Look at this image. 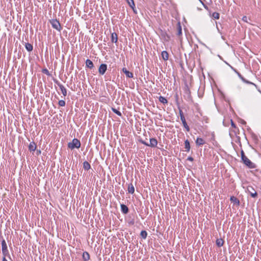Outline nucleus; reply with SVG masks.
I'll use <instances>...</instances> for the list:
<instances>
[{
	"label": "nucleus",
	"instance_id": "9b49d317",
	"mask_svg": "<svg viewBox=\"0 0 261 261\" xmlns=\"http://www.w3.org/2000/svg\"><path fill=\"white\" fill-rule=\"evenodd\" d=\"M195 143L197 146H201L205 144V141L202 138L198 137L195 141Z\"/></svg>",
	"mask_w": 261,
	"mask_h": 261
},
{
	"label": "nucleus",
	"instance_id": "aec40b11",
	"mask_svg": "<svg viewBox=\"0 0 261 261\" xmlns=\"http://www.w3.org/2000/svg\"><path fill=\"white\" fill-rule=\"evenodd\" d=\"M185 148L186 149L185 151L187 152H189L190 150V144L188 140L185 141Z\"/></svg>",
	"mask_w": 261,
	"mask_h": 261
},
{
	"label": "nucleus",
	"instance_id": "2eb2a0df",
	"mask_svg": "<svg viewBox=\"0 0 261 261\" xmlns=\"http://www.w3.org/2000/svg\"><path fill=\"white\" fill-rule=\"evenodd\" d=\"M111 41L113 43H117L118 42V35L116 33H113L111 34Z\"/></svg>",
	"mask_w": 261,
	"mask_h": 261
},
{
	"label": "nucleus",
	"instance_id": "4be33fe9",
	"mask_svg": "<svg viewBox=\"0 0 261 261\" xmlns=\"http://www.w3.org/2000/svg\"><path fill=\"white\" fill-rule=\"evenodd\" d=\"M83 259L84 261H87L90 259V255L88 252L85 251L83 253Z\"/></svg>",
	"mask_w": 261,
	"mask_h": 261
},
{
	"label": "nucleus",
	"instance_id": "9d476101",
	"mask_svg": "<svg viewBox=\"0 0 261 261\" xmlns=\"http://www.w3.org/2000/svg\"><path fill=\"white\" fill-rule=\"evenodd\" d=\"M158 144V141L155 138L150 139V143H148V146L151 147H155Z\"/></svg>",
	"mask_w": 261,
	"mask_h": 261
},
{
	"label": "nucleus",
	"instance_id": "72a5a7b5",
	"mask_svg": "<svg viewBox=\"0 0 261 261\" xmlns=\"http://www.w3.org/2000/svg\"><path fill=\"white\" fill-rule=\"evenodd\" d=\"M53 81L55 84H56L59 87L61 86L62 84L56 79H54Z\"/></svg>",
	"mask_w": 261,
	"mask_h": 261
},
{
	"label": "nucleus",
	"instance_id": "f03ea898",
	"mask_svg": "<svg viewBox=\"0 0 261 261\" xmlns=\"http://www.w3.org/2000/svg\"><path fill=\"white\" fill-rule=\"evenodd\" d=\"M81 145V143L80 141L74 138L71 142H69L68 143V147L71 150L74 149V148H80Z\"/></svg>",
	"mask_w": 261,
	"mask_h": 261
},
{
	"label": "nucleus",
	"instance_id": "c9c22d12",
	"mask_svg": "<svg viewBox=\"0 0 261 261\" xmlns=\"http://www.w3.org/2000/svg\"><path fill=\"white\" fill-rule=\"evenodd\" d=\"M242 20L244 22H248V17L246 16H244L242 18Z\"/></svg>",
	"mask_w": 261,
	"mask_h": 261
},
{
	"label": "nucleus",
	"instance_id": "c756f323",
	"mask_svg": "<svg viewBox=\"0 0 261 261\" xmlns=\"http://www.w3.org/2000/svg\"><path fill=\"white\" fill-rule=\"evenodd\" d=\"M112 110L114 113H115L117 115H118L119 116H122L121 113L120 111H119L118 110H117V109H116L115 108H112Z\"/></svg>",
	"mask_w": 261,
	"mask_h": 261
},
{
	"label": "nucleus",
	"instance_id": "f8f14e48",
	"mask_svg": "<svg viewBox=\"0 0 261 261\" xmlns=\"http://www.w3.org/2000/svg\"><path fill=\"white\" fill-rule=\"evenodd\" d=\"M120 207H121V212L123 214H127L128 213L129 210H128V207L126 205H125L124 204H121Z\"/></svg>",
	"mask_w": 261,
	"mask_h": 261
},
{
	"label": "nucleus",
	"instance_id": "473e14b6",
	"mask_svg": "<svg viewBox=\"0 0 261 261\" xmlns=\"http://www.w3.org/2000/svg\"><path fill=\"white\" fill-rule=\"evenodd\" d=\"M42 72L43 73H44V74H45L46 75H47L49 76V75H50V73H49V71H48V69H46V68H44V69H42Z\"/></svg>",
	"mask_w": 261,
	"mask_h": 261
},
{
	"label": "nucleus",
	"instance_id": "39448f33",
	"mask_svg": "<svg viewBox=\"0 0 261 261\" xmlns=\"http://www.w3.org/2000/svg\"><path fill=\"white\" fill-rule=\"evenodd\" d=\"M2 250L4 256H6L8 254H9V251L7 248V245L5 240L4 239L2 241Z\"/></svg>",
	"mask_w": 261,
	"mask_h": 261
},
{
	"label": "nucleus",
	"instance_id": "ddd939ff",
	"mask_svg": "<svg viewBox=\"0 0 261 261\" xmlns=\"http://www.w3.org/2000/svg\"><path fill=\"white\" fill-rule=\"evenodd\" d=\"M122 71L123 73H124L126 76V77L129 78H133V73L131 72H129L127 70L126 68H122Z\"/></svg>",
	"mask_w": 261,
	"mask_h": 261
},
{
	"label": "nucleus",
	"instance_id": "37998d69",
	"mask_svg": "<svg viewBox=\"0 0 261 261\" xmlns=\"http://www.w3.org/2000/svg\"><path fill=\"white\" fill-rule=\"evenodd\" d=\"M250 83H250L251 84H253V85H254V86H255V84H254L252 83L251 82H250Z\"/></svg>",
	"mask_w": 261,
	"mask_h": 261
},
{
	"label": "nucleus",
	"instance_id": "2f4dec72",
	"mask_svg": "<svg viewBox=\"0 0 261 261\" xmlns=\"http://www.w3.org/2000/svg\"><path fill=\"white\" fill-rule=\"evenodd\" d=\"M58 104L61 107H64L66 105V102L64 100H60L58 102Z\"/></svg>",
	"mask_w": 261,
	"mask_h": 261
},
{
	"label": "nucleus",
	"instance_id": "5701e85b",
	"mask_svg": "<svg viewBox=\"0 0 261 261\" xmlns=\"http://www.w3.org/2000/svg\"><path fill=\"white\" fill-rule=\"evenodd\" d=\"M59 88H60L63 96H67V89L65 88V87L62 84L61 86H60Z\"/></svg>",
	"mask_w": 261,
	"mask_h": 261
},
{
	"label": "nucleus",
	"instance_id": "20e7f679",
	"mask_svg": "<svg viewBox=\"0 0 261 261\" xmlns=\"http://www.w3.org/2000/svg\"><path fill=\"white\" fill-rule=\"evenodd\" d=\"M179 116L180 117V120L182 122L184 127L185 128V129H186V130L187 132H189L190 127L187 123L185 117L184 115V113H183L182 111L180 108H179Z\"/></svg>",
	"mask_w": 261,
	"mask_h": 261
},
{
	"label": "nucleus",
	"instance_id": "412c9836",
	"mask_svg": "<svg viewBox=\"0 0 261 261\" xmlns=\"http://www.w3.org/2000/svg\"><path fill=\"white\" fill-rule=\"evenodd\" d=\"M127 190L128 192L130 194H133L135 192V188L132 183L128 185Z\"/></svg>",
	"mask_w": 261,
	"mask_h": 261
},
{
	"label": "nucleus",
	"instance_id": "bb28decb",
	"mask_svg": "<svg viewBox=\"0 0 261 261\" xmlns=\"http://www.w3.org/2000/svg\"><path fill=\"white\" fill-rule=\"evenodd\" d=\"M162 36L163 37H164V39L166 41H169L170 39V36L168 35L166 32L163 33Z\"/></svg>",
	"mask_w": 261,
	"mask_h": 261
},
{
	"label": "nucleus",
	"instance_id": "423d86ee",
	"mask_svg": "<svg viewBox=\"0 0 261 261\" xmlns=\"http://www.w3.org/2000/svg\"><path fill=\"white\" fill-rule=\"evenodd\" d=\"M107 70V65L101 64L99 67L98 72L101 75H103Z\"/></svg>",
	"mask_w": 261,
	"mask_h": 261
},
{
	"label": "nucleus",
	"instance_id": "4c0bfd02",
	"mask_svg": "<svg viewBox=\"0 0 261 261\" xmlns=\"http://www.w3.org/2000/svg\"><path fill=\"white\" fill-rule=\"evenodd\" d=\"M140 142L142 144H143L147 146H148V143L146 142L145 141H143V140H140Z\"/></svg>",
	"mask_w": 261,
	"mask_h": 261
},
{
	"label": "nucleus",
	"instance_id": "393cba45",
	"mask_svg": "<svg viewBox=\"0 0 261 261\" xmlns=\"http://www.w3.org/2000/svg\"><path fill=\"white\" fill-rule=\"evenodd\" d=\"M224 240L222 239H218L216 240V243L218 247H221L224 244Z\"/></svg>",
	"mask_w": 261,
	"mask_h": 261
},
{
	"label": "nucleus",
	"instance_id": "a19ab883",
	"mask_svg": "<svg viewBox=\"0 0 261 261\" xmlns=\"http://www.w3.org/2000/svg\"><path fill=\"white\" fill-rule=\"evenodd\" d=\"M41 150H37V155L40 154L41 153Z\"/></svg>",
	"mask_w": 261,
	"mask_h": 261
},
{
	"label": "nucleus",
	"instance_id": "6ab92c4d",
	"mask_svg": "<svg viewBox=\"0 0 261 261\" xmlns=\"http://www.w3.org/2000/svg\"><path fill=\"white\" fill-rule=\"evenodd\" d=\"M25 47L26 48V49L29 51V52H31L33 50V45L31 44V43H25Z\"/></svg>",
	"mask_w": 261,
	"mask_h": 261
},
{
	"label": "nucleus",
	"instance_id": "ea45409f",
	"mask_svg": "<svg viewBox=\"0 0 261 261\" xmlns=\"http://www.w3.org/2000/svg\"><path fill=\"white\" fill-rule=\"evenodd\" d=\"M187 160L190 161H192H192H193L194 159H193V157H192V156H189V157L187 158Z\"/></svg>",
	"mask_w": 261,
	"mask_h": 261
},
{
	"label": "nucleus",
	"instance_id": "dca6fc26",
	"mask_svg": "<svg viewBox=\"0 0 261 261\" xmlns=\"http://www.w3.org/2000/svg\"><path fill=\"white\" fill-rule=\"evenodd\" d=\"M36 149V144L34 142H32L29 145V150L30 151H34Z\"/></svg>",
	"mask_w": 261,
	"mask_h": 261
},
{
	"label": "nucleus",
	"instance_id": "e433bc0d",
	"mask_svg": "<svg viewBox=\"0 0 261 261\" xmlns=\"http://www.w3.org/2000/svg\"><path fill=\"white\" fill-rule=\"evenodd\" d=\"M200 2L202 3V5L203 6V7L204 8V9L208 10V7L205 4H204L201 1H200Z\"/></svg>",
	"mask_w": 261,
	"mask_h": 261
},
{
	"label": "nucleus",
	"instance_id": "cd10ccee",
	"mask_svg": "<svg viewBox=\"0 0 261 261\" xmlns=\"http://www.w3.org/2000/svg\"><path fill=\"white\" fill-rule=\"evenodd\" d=\"M141 237L143 239H146L147 236V232L146 230H142L140 233Z\"/></svg>",
	"mask_w": 261,
	"mask_h": 261
},
{
	"label": "nucleus",
	"instance_id": "0eeeda50",
	"mask_svg": "<svg viewBox=\"0 0 261 261\" xmlns=\"http://www.w3.org/2000/svg\"><path fill=\"white\" fill-rule=\"evenodd\" d=\"M129 6L133 9L135 14H137V11L135 7V4L134 0H126Z\"/></svg>",
	"mask_w": 261,
	"mask_h": 261
},
{
	"label": "nucleus",
	"instance_id": "58836bf2",
	"mask_svg": "<svg viewBox=\"0 0 261 261\" xmlns=\"http://www.w3.org/2000/svg\"><path fill=\"white\" fill-rule=\"evenodd\" d=\"M231 126L232 127H234V128L236 127V125L235 123L232 121V120H231Z\"/></svg>",
	"mask_w": 261,
	"mask_h": 261
},
{
	"label": "nucleus",
	"instance_id": "c03bdc74",
	"mask_svg": "<svg viewBox=\"0 0 261 261\" xmlns=\"http://www.w3.org/2000/svg\"><path fill=\"white\" fill-rule=\"evenodd\" d=\"M129 2H131L130 0H129Z\"/></svg>",
	"mask_w": 261,
	"mask_h": 261
},
{
	"label": "nucleus",
	"instance_id": "a211bd4d",
	"mask_svg": "<svg viewBox=\"0 0 261 261\" xmlns=\"http://www.w3.org/2000/svg\"><path fill=\"white\" fill-rule=\"evenodd\" d=\"M162 57L164 61H167L169 58V54L167 51L164 50L161 54Z\"/></svg>",
	"mask_w": 261,
	"mask_h": 261
},
{
	"label": "nucleus",
	"instance_id": "6e6552de",
	"mask_svg": "<svg viewBox=\"0 0 261 261\" xmlns=\"http://www.w3.org/2000/svg\"><path fill=\"white\" fill-rule=\"evenodd\" d=\"M247 190L252 197L255 198L256 197H257V192L252 187H248L247 188Z\"/></svg>",
	"mask_w": 261,
	"mask_h": 261
},
{
	"label": "nucleus",
	"instance_id": "79ce46f5",
	"mask_svg": "<svg viewBox=\"0 0 261 261\" xmlns=\"http://www.w3.org/2000/svg\"><path fill=\"white\" fill-rule=\"evenodd\" d=\"M2 261H8L6 258V256H4Z\"/></svg>",
	"mask_w": 261,
	"mask_h": 261
},
{
	"label": "nucleus",
	"instance_id": "c85d7f7f",
	"mask_svg": "<svg viewBox=\"0 0 261 261\" xmlns=\"http://www.w3.org/2000/svg\"><path fill=\"white\" fill-rule=\"evenodd\" d=\"M212 17L216 19H218L220 18V14L218 12H214L212 14Z\"/></svg>",
	"mask_w": 261,
	"mask_h": 261
},
{
	"label": "nucleus",
	"instance_id": "1a4fd4ad",
	"mask_svg": "<svg viewBox=\"0 0 261 261\" xmlns=\"http://www.w3.org/2000/svg\"><path fill=\"white\" fill-rule=\"evenodd\" d=\"M176 35L179 38L182 35V28L180 22L179 21L176 24Z\"/></svg>",
	"mask_w": 261,
	"mask_h": 261
},
{
	"label": "nucleus",
	"instance_id": "f704fd0d",
	"mask_svg": "<svg viewBox=\"0 0 261 261\" xmlns=\"http://www.w3.org/2000/svg\"><path fill=\"white\" fill-rule=\"evenodd\" d=\"M128 223L130 225H133L135 224V220L134 219L129 220Z\"/></svg>",
	"mask_w": 261,
	"mask_h": 261
},
{
	"label": "nucleus",
	"instance_id": "a878e982",
	"mask_svg": "<svg viewBox=\"0 0 261 261\" xmlns=\"http://www.w3.org/2000/svg\"><path fill=\"white\" fill-rule=\"evenodd\" d=\"M159 100L161 103L163 104H167L168 103L167 99L162 96H160L159 97Z\"/></svg>",
	"mask_w": 261,
	"mask_h": 261
},
{
	"label": "nucleus",
	"instance_id": "b1692460",
	"mask_svg": "<svg viewBox=\"0 0 261 261\" xmlns=\"http://www.w3.org/2000/svg\"><path fill=\"white\" fill-rule=\"evenodd\" d=\"M83 168L85 170H88L91 168V165L87 161H85L83 163Z\"/></svg>",
	"mask_w": 261,
	"mask_h": 261
},
{
	"label": "nucleus",
	"instance_id": "4468645a",
	"mask_svg": "<svg viewBox=\"0 0 261 261\" xmlns=\"http://www.w3.org/2000/svg\"><path fill=\"white\" fill-rule=\"evenodd\" d=\"M85 64H86V67L88 68H90L91 69L93 68V67H94L93 63L92 62V61H91L89 59L86 60Z\"/></svg>",
	"mask_w": 261,
	"mask_h": 261
},
{
	"label": "nucleus",
	"instance_id": "7c9ffc66",
	"mask_svg": "<svg viewBox=\"0 0 261 261\" xmlns=\"http://www.w3.org/2000/svg\"><path fill=\"white\" fill-rule=\"evenodd\" d=\"M238 74L239 75V76L241 79V80L245 83H251L250 82H248V81H247L245 79H244L243 77V76L239 72H238Z\"/></svg>",
	"mask_w": 261,
	"mask_h": 261
},
{
	"label": "nucleus",
	"instance_id": "7ed1b4c3",
	"mask_svg": "<svg viewBox=\"0 0 261 261\" xmlns=\"http://www.w3.org/2000/svg\"><path fill=\"white\" fill-rule=\"evenodd\" d=\"M49 22L54 29H56L57 31H58L59 32L61 31L62 28L61 25V24H60L59 21H58L56 19H53L49 20Z\"/></svg>",
	"mask_w": 261,
	"mask_h": 261
},
{
	"label": "nucleus",
	"instance_id": "f3484780",
	"mask_svg": "<svg viewBox=\"0 0 261 261\" xmlns=\"http://www.w3.org/2000/svg\"><path fill=\"white\" fill-rule=\"evenodd\" d=\"M230 200L231 202H233L234 204H236L238 205H240V201L236 197L232 196L230 197Z\"/></svg>",
	"mask_w": 261,
	"mask_h": 261
},
{
	"label": "nucleus",
	"instance_id": "f257e3e1",
	"mask_svg": "<svg viewBox=\"0 0 261 261\" xmlns=\"http://www.w3.org/2000/svg\"><path fill=\"white\" fill-rule=\"evenodd\" d=\"M241 159L244 164L250 168H255L256 165L252 163L247 157L245 155V153L243 150L241 151Z\"/></svg>",
	"mask_w": 261,
	"mask_h": 261
}]
</instances>
